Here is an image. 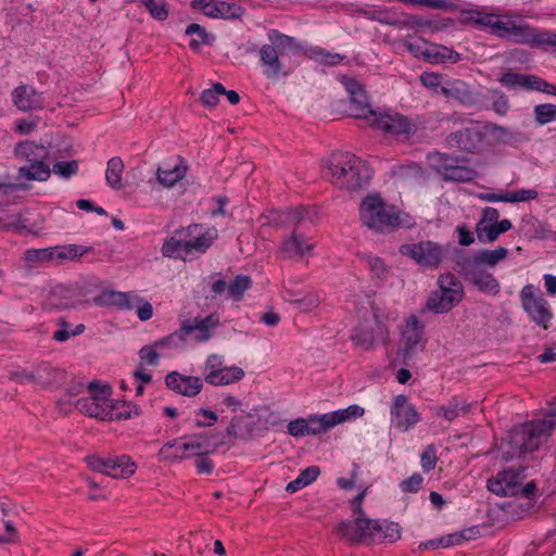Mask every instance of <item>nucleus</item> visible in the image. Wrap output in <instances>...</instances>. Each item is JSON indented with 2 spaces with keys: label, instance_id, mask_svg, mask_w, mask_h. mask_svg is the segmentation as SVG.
<instances>
[{
  "label": "nucleus",
  "instance_id": "nucleus-12",
  "mask_svg": "<svg viewBox=\"0 0 556 556\" xmlns=\"http://www.w3.org/2000/svg\"><path fill=\"white\" fill-rule=\"evenodd\" d=\"M86 462L91 470L110 476L114 479H128L137 469L136 463L128 456L102 458L93 455L87 457Z\"/></svg>",
  "mask_w": 556,
  "mask_h": 556
},
{
  "label": "nucleus",
  "instance_id": "nucleus-3",
  "mask_svg": "<svg viewBox=\"0 0 556 556\" xmlns=\"http://www.w3.org/2000/svg\"><path fill=\"white\" fill-rule=\"evenodd\" d=\"M555 426L556 413L544 419L516 427L509 435L510 450L504 453L503 457L508 460L515 454L522 456L538 450Z\"/></svg>",
  "mask_w": 556,
  "mask_h": 556
},
{
  "label": "nucleus",
  "instance_id": "nucleus-2",
  "mask_svg": "<svg viewBox=\"0 0 556 556\" xmlns=\"http://www.w3.org/2000/svg\"><path fill=\"white\" fill-rule=\"evenodd\" d=\"M492 34L519 45H530L544 50L556 49V31H536L528 24H517L509 15H496Z\"/></svg>",
  "mask_w": 556,
  "mask_h": 556
},
{
  "label": "nucleus",
  "instance_id": "nucleus-31",
  "mask_svg": "<svg viewBox=\"0 0 556 556\" xmlns=\"http://www.w3.org/2000/svg\"><path fill=\"white\" fill-rule=\"evenodd\" d=\"M359 544H371L377 541V533L380 532V520L369 519L365 514H357Z\"/></svg>",
  "mask_w": 556,
  "mask_h": 556
},
{
  "label": "nucleus",
  "instance_id": "nucleus-56",
  "mask_svg": "<svg viewBox=\"0 0 556 556\" xmlns=\"http://www.w3.org/2000/svg\"><path fill=\"white\" fill-rule=\"evenodd\" d=\"M420 81L425 87L435 93H441V87L444 85L442 81V76L432 72L422 73L420 75Z\"/></svg>",
  "mask_w": 556,
  "mask_h": 556
},
{
  "label": "nucleus",
  "instance_id": "nucleus-25",
  "mask_svg": "<svg viewBox=\"0 0 556 556\" xmlns=\"http://www.w3.org/2000/svg\"><path fill=\"white\" fill-rule=\"evenodd\" d=\"M14 104L22 111H34L42 108V98L33 87L20 86L13 91Z\"/></svg>",
  "mask_w": 556,
  "mask_h": 556
},
{
  "label": "nucleus",
  "instance_id": "nucleus-7",
  "mask_svg": "<svg viewBox=\"0 0 556 556\" xmlns=\"http://www.w3.org/2000/svg\"><path fill=\"white\" fill-rule=\"evenodd\" d=\"M269 45H264L260 50V58L263 65L268 67L270 75L287 74L282 68L280 58L289 52H298L299 45L294 38L283 35L276 29L268 33Z\"/></svg>",
  "mask_w": 556,
  "mask_h": 556
},
{
  "label": "nucleus",
  "instance_id": "nucleus-13",
  "mask_svg": "<svg viewBox=\"0 0 556 556\" xmlns=\"http://www.w3.org/2000/svg\"><path fill=\"white\" fill-rule=\"evenodd\" d=\"M523 309L539 327L548 329L553 313L542 294H535L534 287L527 285L520 292Z\"/></svg>",
  "mask_w": 556,
  "mask_h": 556
},
{
  "label": "nucleus",
  "instance_id": "nucleus-40",
  "mask_svg": "<svg viewBox=\"0 0 556 556\" xmlns=\"http://www.w3.org/2000/svg\"><path fill=\"white\" fill-rule=\"evenodd\" d=\"M306 421L311 435L325 433L336 426V421L332 419L331 413L320 416H311Z\"/></svg>",
  "mask_w": 556,
  "mask_h": 556
},
{
  "label": "nucleus",
  "instance_id": "nucleus-35",
  "mask_svg": "<svg viewBox=\"0 0 556 556\" xmlns=\"http://www.w3.org/2000/svg\"><path fill=\"white\" fill-rule=\"evenodd\" d=\"M250 417H252L251 414L233 417L226 429L227 434L236 439H250L254 431L253 426L247 420Z\"/></svg>",
  "mask_w": 556,
  "mask_h": 556
},
{
  "label": "nucleus",
  "instance_id": "nucleus-15",
  "mask_svg": "<svg viewBox=\"0 0 556 556\" xmlns=\"http://www.w3.org/2000/svg\"><path fill=\"white\" fill-rule=\"evenodd\" d=\"M177 233L182 236L185 241V254H203L205 253L218 238L216 228H207L202 231V226L192 224L187 227L177 229Z\"/></svg>",
  "mask_w": 556,
  "mask_h": 556
},
{
  "label": "nucleus",
  "instance_id": "nucleus-8",
  "mask_svg": "<svg viewBox=\"0 0 556 556\" xmlns=\"http://www.w3.org/2000/svg\"><path fill=\"white\" fill-rule=\"evenodd\" d=\"M111 393L109 386H100L97 381H91L87 386L86 395L76 401L75 407L90 418L108 421L113 404Z\"/></svg>",
  "mask_w": 556,
  "mask_h": 556
},
{
  "label": "nucleus",
  "instance_id": "nucleus-9",
  "mask_svg": "<svg viewBox=\"0 0 556 556\" xmlns=\"http://www.w3.org/2000/svg\"><path fill=\"white\" fill-rule=\"evenodd\" d=\"M213 438L214 435L210 433L186 435L180 439L182 442L179 444V448H182V454L170 453V450L178 444V440L165 443L161 447L159 454L167 460H182L191 456L194 457L201 456L202 454H212L220 445V443L213 442Z\"/></svg>",
  "mask_w": 556,
  "mask_h": 556
},
{
  "label": "nucleus",
  "instance_id": "nucleus-16",
  "mask_svg": "<svg viewBox=\"0 0 556 556\" xmlns=\"http://www.w3.org/2000/svg\"><path fill=\"white\" fill-rule=\"evenodd\" d=\"M525 479V468L506 469L489 479L488 489L500 496L518 495Z\"/></svg>",
  "mask_w": 556,
  "mask_h": 556
},
{
  "label": "nucleus",
  "instance_id": "nucleus-26",
  "mask_svg": "<svg viewBox=\"0 0 556 556\" xmlns=\"http://www.w3.org/2000/svg\"><path fill=\"white\" fill-rule=\"evenodd\" d=\"M15 156L26 163L46 162L49 151L42 144H36L33 141H23L16 144L14 149Z\"/></svg>",
  "mask_w": 556,
  "mask_h": 556
},
{
  "label": "nucleus",
  "instance_id": "nucleus-47",
  "mask_svg": "<svg viewBox=\"0 0 556 556\" xmlns=\"http://www.w3.org/2000/svg\"><path fill=\"white\" fill-rule=\"evenodd\" d=\"M187 35H197L198 38L192 39L189 43L190 48L193 51H197L200 49L202 45H210L211 43V37L207 34V31L200 26L197 23L190 24L186 29Z\"/></svg>",
  "mask_w": 556,
  "mask_h": 556
},
{
  "label": "nucleus",
  "instance_id": "nucleus-32",
  "mask_svg": "<svg viewBox=\"0 0 556 556\" xmlns=\"http://www.w3.org/2000/svg\"><path fill=\"white\" fill-rule=\"evenodd\" d=\"M507 254V249L501 247L495 250H481L477 252L472 257L466 258L465 261L481 267H483V265L494 267L501 261L505 260Z\"/></svg>",
  "mask_w": 556,
  "mask_h": 556
},
{
  "label": "nucleus",
  "instance_id": "nucleus-1",
  "mask_svg": "<svg viewBox=\"0 0 556 556\" xmlns=\"http://www.w3.org/2000/svg\"><path fill=\"white\" fill-rule=\"evenodd\" d=\"M324 177L340 189L358 190L370 179L367 166L354 154L337 152L324 161Z\"/></svg>",
  "mask_w": 556,
  "mask_h": 556
},
{
  "label": "nucleus",
  "instance_id": "nucleus-39",
  "mask_svg": "<svg viewBox=\"0 0 556 556\" xmlns=\"http://www.w3.org/2000/svg\"><path fill=\"white\" fill-rule=\"evenodd\" d=\"M124 170V163L121 157H112L108 162L105 172V179L108 184L114 189H122V173Z\"/></svg>",
  "mask_w": 556,
  "mask_h": 556
},
{
  "label": "nucleus",
  "instance_id": "nucleus-19",
  "mask_svg": "<svg viewBox=\"0 0 556 556\" xmlns=\"http://www.w3.org/2000/svg\"><path fill=\"white\" fill-rule=\"evenodd\" d=\"M460 273L465 279L485 293L497 294L500 283L492 274L484 270L483 267L464 261L460 264Z\"/></svg>",
  "mask_w": 556,
  "mask_h": 556
},
{
  "label": "nucleus",
  "instance_id": "nucleus-29",
  "mask_svg": "<svg viewBox=\"0 0 556 556\" xmlns=\"http://www.w3.org/2000/svg\"><path fill=\"white\" fill-rule=\"evenodd\" d=\"M91 250V247L80 244L55 245L56 265L60 266L67 262H79Z\"/></svg>",
  "mask_w": 556,
  "mask_h": 556
},
{
  "label": "nucleus",
  "instance_id": "nucleus-4",
  "mask_svg": "<svg viewBox=\"0 0 556 556\" xmlns=\"http://www.w3.org/2000/svg\"><path fill=\"white\" fill-rule=\"evenodd\" d=\"M359 323L355 327L351 340L358 348L369 351L372 350L378 343H386L390 331L384 324L387 316L383 314L382 308L371 304L369 308L358 311Z\"/></svg>",
  "mask_w": 556,
  "mask_h": 556
},
{
  "label": "nucleus",
  "instance_id": "nucleus-21",
  "mask_svg": "<svg viewBox=\"0 0 556 556\" xmlns=\"http://www.w3.org/2000/svg\"><path fill=\"white\" fill-rule=\"evenodd\" d=\"M81 291L75 287L56 286L47 300L49 308L70 309L86 303Z\"/></svg>",
  "mask_w": 556,
  "mask_h": 556
},
{
  "label": "nucleus",
  "instance_id": "nucleus-53",
  "mask_svg": "<svg viewBox=\"0 0 556 556\" xmlns=\"http://www.w3.org/2000/svg\"><path fill=\"white\" fill-rule=\"evenodd\" d=\"M476 232L481 242H493L501 235L495 224L485 225L483 222L477 224Z\"/></svg>",
  "mask_w": 556,
  "mask_h": 556
},
{
  "label": "nucleus",
  "instance_id": "nucleus-27",
  "mask_svg": "<svg viewBox=\"0 0 556 556\" xmlns=\"http://www.w3.org/2000/svg\"><path fill=\"white\" fill-rule=\"evenodd\" d=\"M23 262L25 266L30 268L46 264L56 265L55 245L41 249H27L23 253Z\"/></svg>",
  "mask_w": 556,
  "mask_h": 556
},
{
  "label": "nucleus",
  "instance_id": "nucleus-38",
  "mask_svg": "<svg viewBox=\"0 0 556 556\" xmlns=\"http://www.w3.org/2000/svg\"><path fill=\"white\" fill-rule=\"evenodd\" d=\"M358 520L357 515H354L353 520H344L341 521L337 528L336 531L339 534V536L350 543L351 545H358L359 544V531L358 529Z\"/></svg>",
  "mask_w": 556,
  "mask_h": 556
},
{
  "label": "nucleus",
  "instance_id": "nucleus-59",
  "mask_svg": "<svg viewBox=\"0 0 556 556\" xmlns=\"http://www.w3.org/2000/svg\"><path fill=\"white\" fill-rule=\"evenodd\" d=\"M497 14L472 12L469 21L477 27H488L492 30Z\"/></svg>",
  "mask_w": 556,
  "mask_h": 556
},
{
  "label": "nucleus",
  "instance_id": "nucleus-24",
  "mask_svg": "<svg viewBox=\"0 0 556 556\" xmlns=\"http://www.w3.org/2000/svg\"><path fill=\"white\" fill-rule=\"evenodd\" d=\"M441 93L464 105H472L476 103L475 93L465 81L459 79L444 81V85L441 87Z\"/></svg>",
  "mask_w": 556,
  "mask_h": 556
},
{
  "label": "nucleus",
  "instance_id": "nucleus-10",
  "mask_svg": "<svg viewBox=\"0 0 556 556\" xmlns=\"http://www.w3.org/2000/svg\"><path fill=\"white\" fill-rule=\"evenodd\" d=\"M402 255L410 257L425 268H438L445 258V249L433 241L426 240L417 243H405L400 247Z\"/></svg>",
  "mask_w": 556,
  "mask_h": 556
},
{
  "label": "nucleus",
  "instance_id": "nucleus-33",
  "mask_svg": "<svg viewBox=\"0 0 556 556\" xmlns=\"http://www.w3.org/2000/svg\"><path fill=\"white\" fill-rule=\"evenodd\" d=\"M51 169L46 162L27 163L18 168V176L27 180L46 181Z\"/></svg>",
  "mask_w": 556,
  "mask_h": 556
},
{
  "label": "nucleus",
  "instance_id": "nucleus-17",
  "mask_svg": "<svg viewBox=\"0 0 556 556\" xmlns=\"http://www.w3.org/2000/svg\"><path fill=\"white\" fill-rule=\"evenodd\" d=\"M342 83L344 84L351 98V109L356 118L367 119L369 125L372 122L374 115H378V112L374 111L368 102L367 94L363 88V86L355 80L354 78H350L346 76L342 77Z\"/></svg>",
  "mask_w": 556,
  "mask_h": 556
},
{
  "label": "nucleus",
  "instance_id": "nucleus-48",
  "mask_svg": "<svg viewBox=\"0 0 556 556\" xmlns=\"http://www.w3.org/2000/svg\"><path fill=\"white\" fill-rule=\"evenodd\" d=\"M365 410L363 407L354 404L350 405L344 409H339L331 413L332 419L336 421V426L345 422L352 418L362 417Z\"/></svg>",
  "mask_w": 556,
  "mask_h": 556
},
{
  "label": "nucleus",
  "instance_id": "nucleus-49",
  "mask_svg": "<svg viewBox=\"0 0 556 556\" xmlns=\"http://www.w3.org/2000/svg\"><path fill=\"white\" fill-rule=\"evenodd\" d=\"M59 326L61 328L53 333V339L59 342H65L71 336H78L85 331V325L83 324L77 325L74 330L70 331V324L64 318L59 320Z\"/></svg>",
  "mask_w": 556,
  "mask_h": 556
},
{
  "label": "nucleus",
  "instance_id": "nucleus-63",
  "mask_svg": "<svg viewBox=\"0 0 556 556\" xmlns=\"http://www.w3.org/2000/svg\"><path fill=\"white\" fill-rule=\"evenodd\" d=\"M403 45L416 58L421 56L426 60V54H430L431 52V50L425 48V42L420 39L415 41L405 40Z\"/></svg>",
  "mask_w": 556,
  "mask_h": 556
},
{
  "label": "nucleus",
  "instance_id": "nucleus-64",
  "mask_svg": "<svg viewBox=\"0 0 556 556\" xmlns=\"http://www.w3.org/2000/svg\"><path fill=\"white\" fill-rule=\"evenodd\" d=\"M244 372L239 367H227L223 368V386H227L233 382H237L242 379Z\"/></svg>",
  "mask_w": 556,
  "mask_h": 556
},
{
  "label": "nucleus",
  "instance_id": "nucleus-45",
  "mask_svg": "<svg viewBox=\"0 0 556 556\" xmlns=\"http://www.w3.org/2000/svg\"><path fill=\"white\" fill-rule=\"evenodd\" d=\"M476 172L467 166H450L445 167V179L454 181H470L476 177Z\"/></svg>",
  "mask_w": 556,
  "mask_h": 556
},
{
  "label": "nucleus",
  "instance_id": "nucleus-44",
  "mask_svg": "<svg viewBox=\"0 0 556 556\" xmlns=\"http://www.w3.org/2000/svg\"><path fill=\"white\" fill-rule=\"evenodd\" d=\"M126 299V292L119 291H104L93 299L97 305L115 306L122 308L124 300Z\"/></svg>",
  "mask_w": 556,
  "mask_h": 556
},
{
  "label": "nucleus",
  "instance_id": "nucleus-50",
  "mask_svg": "<svg viewBox=\"0 0 556 556\" xmlns=\"http://www.w3.org/2000/svg\"><path fill=\"white\" fill-rule=\"evenodd\" d=\"M380 526L382 530L377 533V541L395 542L401 538V528L397 523L380 521Z\"/></svg>",
  "mask_w": 556,
  "mask_h": 556
},
{
  "label": "nucleus",
  "instance_id": "nucleus-58",
  "mask_svg": "<svg viewBox=\"0 0 556 556\" xmlns=\"http://www.w3.org/2000/svg\"><path fill=\"white\" fill-rule=\"evenodd\" d=\"M304 216V208H289L282 214L281 223L288 226L298 227L303 222Z\"/></svg>",
  "mask_w": 556,
  "mask_h": 556
},
{
  "label": "nucleus",
  "instance_id": "nucleus-30",
  "mask_svg": "<svg viewBox=\"0 0 556 556\" xmlns=\"http://www.w3.org/2000/svg\"><path fill=\"white\" fill-rule=\"evenodd\" d=\"M312 250L313 244L307 243L304 236L296 231H293L281 244V252L285 253L287 257H302L305 252Z\"/></svg>",
  "mask_w": 556,
  "mask_h": 556
},
{
  "label": "nucleus",
  "instance_id": "nucleus-18",
  "mask_svg": "<svg viewBox=\"0 0 556 556\" xmlns=\"http://www.w3.org/2000/svg\"><path fill=\"white\" fill-rule=\"evenodd\" d=\"M370 126L395 136H410L417 129L414 123L399 113H378V115H374Z\"/></svg>",
  "mask_w": 556,
  "mask_h": 556
},
{
  "label": "nucleus",
  "instance_id": "nucleus-62",
  "mask_svg": "<svg viewBox=\"0 0 556 556\" xmlns=\"http://www.w3.org/2000/svg\"><path fill=\"white\" fill-rule=\"evenodd\" d=\"M422 482L421 475L414 473L401 482V489L405 493H416L421 488Z\"/></svg>",
  "mask_w": 556,
  "mask_h": 556
},
{
  "label": "nucleus",
  "instance_id": "nucleus-43",
  "mask_svg": "<svg viewBox=\"0 0 556 556\" xmlns=\"http://www.w3.org/2000/svg\"><path fill=\"white\" fill-rule=\"evenodd\" d=\"M252 280L247 275H238L229 285L228 293L235 301H241L244 292L251 287Z\"/></svg>",
  "mask_w": 556,
  "mask_h": 556
},
{
  "label": "nucleus",
  "instance_id": "nucleus-22",
  "mask_svg": "<svg viewBox=\"0 0 556 556\" xmlns=\"http://www.w3.org/2000/svg\"><path fill=\"white\" fill-rule=\"evenodd\" d=\"M483 134L477 126H470L447 136L446 142L450 147L466 152H475L481 144Z\"/></svg>",
  "mask_w": 556,
  "mask_h": 556
},
{
  "label": "nucleus",
  "instance_id": "nucleus-41",
  "mask_svg": "<svg viewBox=\"0 0 556 556\" xmlns=\"http://www.w3.org/2000/svg\"><path fill=\"white\" fill-rule=\"evenodd\" d=\"M162 254L165 257H181L185 254V241H182V236L177 233V230L174 231V235L166 239L162 247Z\"/></svg>",
  "mask_w": 556,
  "mask_h": 556
},
{
  "label": "nucleus",
  "instance_id": "nucleus-20",
  "mask_svg": "<svg viewBox=\"0 0 556 556\" xmlns=\"http://www.w3.org/2000/svg\"><path fill=\"white\" fill-rule=\"evenodd\" d=\"M391 415L394 426L402 431H407L420 420V416L415 406L410 404L407 396L403 394L394 397Z\"/></svg>",
  "mask_w": 556,
  "mask_h": 556
},
{
  "label": "nucleus",
  "instance_id": "nucleus-57",
  "mask_svg": "<svg viewBox=\"0 0 556 556\" xmlns=\"http://www.w3.org/2000/svg\"><path fill=\"white\" fill-rule=\"evenodd\" d=\"M79 163L76 160L70 162H56L53 165V173L64 178H70L78 172Z\"/></svg>",
  "mask_w": 556,
  "mask_h": 556
},
{
  "label": "nucleus",
  "instance_id": "nucleus-34",
  "mask_svg": "<svg viewBox=\"0 0 556 556\" xmlns=\"http://www.w3.org/2000/svg\"><path fill=\"white\" fill-rule=\"evenodd\" d=\"M471 409V404L460 403L457 397H453L446 405L437 409V416L447 421H453L460 415H467Z\"/></svg>",
  "mask_w": 556,
  "mask_h": 556
},
{
  "label": "nucleus",
  "instance_id": "nucleus-14",
  "mask_svg": "<svg viewBox=\"0 0 556 556\" xmlns=\"http://www.w3.org/2000/svg\"><path fill=\"white\" fill-rule=\"evenodd\" d=\"M220 320L216 313L207 316H194L184 318L180 321V334L184 340L191 338L195 342H205L213 337L214 331L219 327Z\"/></svg>",
  "mask_w": 556,
  "mask_h": 556
},
{
  "label": "nucleus",
  "instance_id": "nucleus-28",
  "mask_svg": "<svg viewBox=\"0 0 556 556\" xmlns=\"http://www.w3.org/2000/svg\"><path fill=\"white\" fill-rule=\"evenodd\" d=\"M244 10L236 4L224 1H211L207 8H204V14L213 18H240Z\"/></svg>",
  "mask_w": 556,
  "mask_h": 556
},
{
  "label": "nucleus",
  "instance_id": "nucleus-46",
  "mask_svg": "<svg viewBox=\"0 0 556 556\" xmlns=\"http://www.w3.org/2000/svg\"><path fill=\"white\" fill-rule=\"evenodd\" d=\"M426 60L435 63L444 61L456 63L460 60V55L458 52L447 47H438L431 50L430 54H426Z\"/></svg>",
  "mask_w": 556,
  "mask_h": 556
},
{
  "label": "nucleus",
  "instance_id": "nucleus-52",
  "mask_svg": "<svg viewBox=\"0 0 556 556\" xmlns=\"http://www.w3.org/2000/svg\"><path fill=\"white\" fill-rule=\"evenodd\" d=\"M535 121L540 125L547 124L556 119V105L555 104H540L534 108Z\"/></svg>",
  "mask_w": 556,
  "mask_h": 556
},
{
  "label": "nucleus",
  "instance_id": "nucleus-36",
  "mask_svg": "<svg viewBox=\"0 0 556 556\" xmlns=\"http://www.w3.org/2000/svg\"><path fill=\"white\" fill-rule=\"evenodd\" d=\"M36 383L42 388L51 387L60 382L64 372L61 369L54 368L48 364L40 365L36 369Z\"/></svg>",
  "mask_w": 556,
  "mask_h": 556
},
{
  "label": "nucleus",
  "instance_id": "nucleus-42",
  "mask_svg": "<svg viewBox=\"0 0 556 556\" xmlns=\"http://www.w3.org/2000/svg\"><path fill=\"white\" fill-rule=\"evenodd\" d=\"M138 416L139 410L137 406H131L125 403H114L112 404L110 414L108 416V421L112 420H127L132 416Z\"/></svg>",
  "mask_w": 556,
  "mask_h": 556
},
{
  "label": "nucleus",
  "instance_id": "nucleus-11",
  "mask_svg": "<svg viewBox=\"0 0 556 556\" xmlns=\"http://www.w3.org/2000/svg\"><path fill=\"white\" fill-rule=\"evenodd\" d=\"M424 334V325L419 319L412 315L407 318L406 324L402 330L400 346L396 352V358L403 363L408 364L416 355L422 351L421 343Z\"/></svg>",
  "mask_w": 556,
  "mask_h": 556
},
{
  "label": "nucleus",
  "instance_id": "nucleus-5",
  "mask_svg": "<svg viewBox=\"0 0 556 556\" xmlns=\"http://www.w3.org/2000/svg\"><path fill=\"white\" fill-rule=\"evenodd\" d=\"M359 217L365 226L378 231L409 226L408 215L402 214L393 206H387L379 195H368L363 200Z\"/></svg>",
  "mask_w": 556,
  "mask_h": 556
},
{
  "label": "nucleus",
  "instance_id": "nucleus-23",
  "mask_svg": "<svg viewBox=\"0 0 556 556\" xmlns=\"http://www.w3.org/2000/svg\"><path fill=\"white\" fill-rule=\"evenodd\" d=\"M165 382L174 392L189 397L199 394L203 388V381L200 377L185 376L177 371L168 374Z\"/></svg>",
  "mask_w": 556,
  "mask_h": 556
},
{
  "label": "nucleus",
  "instance_id": "nucleus-55",
  "mask_svg": "<svg viewBox=\"0 0 556 556\" xmlns=\"http://www.w3.org/2000/svg\"><path fill=\"white\" fill-rule=\"evenodd\" d=\"M421 468L425 472H429L434 469L438 463L437 450L433 444H429L421 454L420 457Z\"/></svg>",
  "mask_w": 556,
  "mask_h": 556
},
{
  "label": "nucleus",
  "instance_id": "nucleus-61",
  "mask_svg": "<svg viewBox=\"0 0 556 556\" xmlns=\"http://www.w3.org/2000/svg\"><path fill=\"white\" fill-rule=\"evenodd\" d=\"M140 361L148 365H156L160 358L157 349L153 344L144 345L139 351Z\"/></svg>",
  "mask_w": 556,
  "mask_h": 556
},
{
  "label": "nucleus",
  "instance_id": "nucleus-51",
  "mask_svg": "<svg viewBox=\"0 0 556 556\" xmlns=\"http://www.w3.org/2000/svg\"><path fill=\"white\" fill-rule=\"evenodd\" d=\"M226 92L225 87L219 84H213L211 89H205L201 94V102L207 108H215L219 101L218 96Z\"/></svg>",
  "mask_w": 556,
  "mask_h": 556
},
{
  "label": "nucleus",
  "instance_id": "nucleus-6",
  "mask_svg": "<svg viewBox=\"0 0 556 556\" xmlns=\"http://www.w3.org/2000/svg\"><path fill=\"white\" fill-rule=\"evenodd\" d=\"M438 287V290L432 291L426 301L428 311L445 314L462 302L464 288L454 275L450 273L440 275Z\"/></svg>",
  "mask_w": 556,
  "mask_h": 556
},
{
  "label": "nucleus",
  "instance_id": "nucleus-37",
  "mask_svg": "<svg viewBox=\"0 0 556 556\" xmlns=\"http://www.w3.org/2000/svg\"><path fill=\"white\" fill-rule=\"evenodd\" d=\"M187 166L182 164L175 165L170 169L157 168L156 179L165 188L174 187L178 181L185 178Z\"/></svg>",
  "mask_w": 556,
  "mask_h": 556
},
{
  "label": "nucleus",
  "instance_id": "nucleus-60",
  "mask_svg": "<svg viewBox=\"0 0 556 556\" xmlns=\"http://www.w3.org/2000/svg\"><path fill=\"white\" fill-rule=\"evenodd\" d=\"M288 432L292 437L311 435L306 419L299 418L288 424Z\"/></svg>",
  "mask_w": 556,
  "mask_h": 556
},
{
  "label": "nucleus",
  "instance_id": "nucleus-54",
  "mask_svg": "<svg viewBox=\"0 0 556 556\" xmlns=\"http://www.w3.org/2000/svg\"><path fill=\"white\" fill-rule=\"evenodd\" d=\"M142 3L154 18L159 21L167 18L168 11L164 0H142Z\"/></svg>",
  "mask_w": 556,
  "mask_h": 556
}]
</instances>
